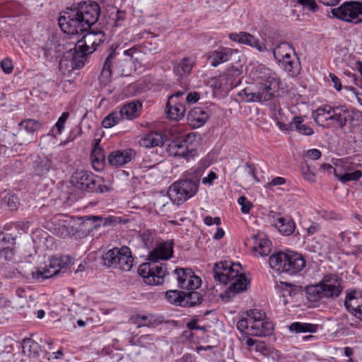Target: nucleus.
<instances>
[{"mask_svg": "<svg viewBox=\"0 0 362 362\" xmlns=\"http://www.w3.org/2000/svg\"><path fill=\"white\" fill-rule=\"evenodd\" d=\"M100 13V8L98 4L81 2L62 13L58 24L62 31L68 35H81L98 21Z\"/></svg>", "mask_w": 362, "mask_h": 362, "instance_id": "f257e3e1", "label": "nucleus"}, {"mask_svg": "<svg viewBox=\"0 0 362 362\" xmlns=\"http://www.w3.org/2000/svg\"><path fill=\"white\" fill-rule=\"evenodd\" d=\"M251 75L254 83L238 94L244 102L262 103L271 100L278 92L280 79L270 69L259 65Z\"/></svg>", "mask_w": 362, "mask_h": 362, "instance_id": "f03ea898", "label": "nucleus"}, {"mask_svg": "<svg viewBox=\"0 0 362 362\" xmlns=\"http://www.w3.org/2000/svg\"><path fill=\"white\" fill-rule=\"evenodd\" d=\"M139 53L136 47H132L122 53L113 50L106 58L99 79L106 84L110 81L111 76H128L135 70L134 61Z\"/></svg>", "mask_w": 362, "mask_h": 362, "instance_id": "7ed1b4c3", "label": "nucleus"}, {"mask_svg": "<svg viewBox=\"0 0 362 362\" xmlns=\"http://www.w3.org/2000/svg\"><path fill=\"white\" fill-rule=\"evenodd\" d=\"M241 265L231 262H221L214 264L213 274L216 281L227 284L232 281L226 293L230 296L247 290L250 280L245 275L239 274Z\"/></svg>", "mask_w": 362, "mask_h": 362, "instance_id": "20e7f679", "label": "nucleus"}, {"mask_svg": "<svg viewBox=\"0 0 362 362\" xmlns=\"http://www.w3.org/2000/svg\"><path fill=\"white\" fill-rule=\"evenodd\" d=\"M200 173L196 170H190L180 179L172 184L168 191L170 200L180 205L193 197L198 192Z\"/></svg>", "mask_w": 362, "mask_h": 362, "instance_id": "39448f33", "label": "nucleus"}, {"mask_svg": "<svg viewBox=\"0 0 362 362\" xmlns=\"http://www.w3.org/2000/svg\"><path fill=\"white\" fill-rule=\"evenodd\" d=\"M342 284L343 281L338 275H325L318 284L307 287V298L313 302H317L323 298L335 299L342 292Z\"/></svg>", "mask_w": 362, "mask_h": 362, "instance_id": "423d86ee", "label": "nucleus"}, {"mask_svg": "<svg viewBox=\"0 0 362 362\" xmlns=\"http://www.w3.org/2000/svg\"><path fill=\"white\" fill-rule=\"evenodd\" d=\"M236 326L241 332L247 329L249 335L256 337L270 336L274 329L272 322L266 320L265 313L257 309L247 311Z\"/></svg>", "mask_w": 362, "mask_h": 362, "instance_id": "0eeeda50", "label": "nucleus"}, {"mask_svg": "<svg viewBox=\"0 0 362 362\" xmlns=\"http://www.w3.org/2000/svg\"><path fill=\"white\" fill-rule=\"evenodd\" d=\"M269 262L272 269L289 275L298 274L305 266V260L302 255L292 251L273 254Z\"/></svg>", "mask_w": 362, "mask_h": 362, "instance_id": "6e6552de", "label": "nucleus"}, {"mask_svg": "<svg viewBox=\"0 0 362 362\" xmlns=\"http://www.w3.org/2000/svg\"><path fill=\"white\" fill-rule=\"evenodd\" d=\"M173 253V243L163 242L158 245L149 254L148 260L151 261L152 276L155 282L151 285H160L164 281V277L168 274L166 264L160 263V259H168Z\"/></svg>", "mask_w": 362, "mask_h": 362, "instance_id": "1a4fd4ad", "label": "nucleus"}, {"mask_svg": "<svg viewBox=\"0 0 362 362\" xmlns=\"http://www.w3.org/2000/svg\"><path fill=\"white\" fill-rule=\"evenodd\" d=\"M70 182L75 187L87 192L104 193L110 190L100 177L88 171H76L71 176Z\"/></svg>", "mask_w": 362, "mask_h": 362, "instance_id": "9d476101", "label": "nucleus"}, {"mask_svg": "<svg viewBox=\"0 0 362 362\" xmlns=\"http://www.w3.org/2000/svg\"><path fill=\"white\" fill-rule=\"evenodd\" d=\"M269 51L272 52L275 60L286 71L293 74L298 71L300 63L294 49L288 43L281 42L275 47L269 48Z\"/></svg>", "mask_w": 362, "mask_h": 362, "instance_id": "9b49d317", "label": "nucleus"}, {"mask_svg": "<svg viewBox=\"0 0 362 362\" xmlns=\"http://www.w3.org/2000/svg\"><path fill=\"white\" fill-rule=\"evenodd\" d=\"M332 15L342 21L355 24L362 23V2L346 1L332 9Z\"/></svg>", "mask_w": 362, "mask_h": 362, "instance_id": "f8f14e48", "label": "nucleus"}, {"mask_svg": "<svg viewBox=\"0 0 362 362\" xmlns=\"http://www.w3.org/2000/svg\"><path fill=\"white\" fill-rule=\"evenodd\" d=\"M195 135L188 134L184 136L173 140L168 146L167 151L170 155L174 157H182L186 159L195 155V149L190 148L192 142L194 140Z\"/></svg>", "mask_w": 362, "mask_h": 362, "instance_id": "ddd939ff", "label": "nucleus"}, {"mask_svg": "<svg viewBox=\"0 0 362 362\" xmlns=\"http://www.w3.org/2000/svg\"><path fill=\"white\" fill-rule=\"evenodd\" d=\"M82 46L77 43L73 48L64 52L59 61V66H62L64 63L65 66L70 65L74 69L82 68L90 54Z\"/></svg>", "mask_w": 362, "mask_h": 362, "instance_id": "4468645a", "label": "nucleus"}, {"mask_svg": "<svg viewBox=\"0 0 362 362\" xmlns=\"http://www.w3.org/2000/svg\"><path fill=\"white\" fill-rule=\"evenodd\" d=\"M240 51L237 49L221 47L216 50L207 52L206 58L212 67H217L221 64L230 60L240 61Z\"/></svg>", "mask_w": 362, "mask_h": 362, "instance_id": "2eb2a0df", "label": "nucleus"}, {"mask_svg": "<svg viewBox=\"0 0 362 362\" xmlns=\"http://www.w3.org/2000/svg\"><path fill=\"white\" fill-rule=\"evenodd\" d=\"M173 274L180 288L194 290L198 288L202 284L201 279L196 276L190 269H175Z\"/></svg>", "mask_w": 362, "mask_h": 362, "instance_id": "dca6fc26", "label": "nucleus"}, {"mask_svg": "<svg viewBox=\"0 0 362 362\" xmlns=\"http://www.w3.org/2000/svg\"><path fill=\"white\" fill-rule=\"evenodd\" d=\"M229 38L232 41L255 48L259 52H269V47L265 42H261L258 38L249 33H230Z\"/></svg>", "mask_w": 362, "mask_h": 362, "instance_id": "f3484780", "label": "nucleus"}, {"mask_svg": "<svg viewBox=\"0 0 362 362\" xmlns=\"http://www.w3.org/2000/svg\"><path fill=\"white\" fill-rule=\"evenodd\" d=\"M61 260L59 259H52L49 265L44 267L37 268L35 271L32 272L33 279L39 282L43 280L51 278L59 274L64 266L61 265Z\"/></svg>", "mask_w": 362, "mask_h": 362, "instance_id": "a211bd4d", "label": "nucleus"}, {"mask_svg": "<svg viewBox=\"0 0 362 362\" xmlns=\"http://www.w3.org/2000/svg\"><path fill=\"white\" fill-rule=\"evenodd\" d=\"M105 39L103 31H90L84 35L81 40H78V44L86 49L89 54L96 50L97 47L104 42Z\"/></svg>", "mask_w": 362, "mask_h": 362, "instance_id": "6ab92c4d", "label": "nucleus"}, {"mask_svg": "<svg viewBox=\"0 0 362 362\" xmlns=\"http://www.w3.org/2000/svg\"><path fill=\"white\" fill-rule=\"evenodd\" d=\"M344 305L349 311H351L362 320V292L351 290L347 292Z\"/></svg>", "mask_w": 362, "mask_h": 362, "instance_id": "aec40b11", "label": "nucleus"}, {"mask_svg": "<svg viewBox=\"0 0 362 362\" xmlns=\"http://www.w3.org/2000/svg\"><path fill=\"white\" fill-rule=\"evenodd\" d=\"M136 156L132 149L118 150L112 152L107 157L108 163L113 167H121L130 162Z\"/></svg>", "mask_w": 362, "mask_h": 362, "instance_id": "412c9836", "label": "nucleus"}, {"mask_svg": "<svg viewBox=\"0 0 362 362\" xmlns=\"http://www.w3.org/2000/svg\"><path fill=\"white\" fill-rule=\"evenodd\" d=\"M209 117L207 109L202 107H195L187 115V123L194 129L202 127Z\"/></svg>", "mask_w": 362, "mask_h": 362, "instance_id": "4be33fe9", "label": "nucleus"}, {"mask_svg": "<svg viewBox=\"0 0 362 362\" xmlns=\"http://www.w3.org/2000/svg\"><path fill=\"white\" fill-rule=\"evenodd\" d=\"M329 119L340 129H344L347 125L349 110L345 106H331L329 108Z\"/></svg>", "mask_w": 362, "mask_h": 362, "instance_id": "5701e85b", "label": "nucleus"}, {"mask_svg": "<svg viewBox=\"0 0 362 362\" xmlns=\"http://www.w3.org/2000/svg\"><path fill=\"white\" fill-rule=\"evenodd\" d=\"M15 238L9 233H0V259L11 260Z\"/></svg>", "mask_w": 362, "mask_h": 362, "instance_id": "b1692460", "label": "nucleus"}, {"mask_svg": "<svg viewBox=\"0 0 362 362\" xmlns=\"http://www.w3.org/2000/svg\"><path fill=\"white\" fill-rule=\"evenodd\" d=\"M41 123L33 119H26L23 120L19 124V136H22L23 134V131L27 132L28 135L27 137L23 141V143H30L33 139V134L38 131L41 128Z\"/></svg>", "mask_w": 362, "mask_h": 362, "instance_id": "393cba45", "label": "nucleus"}, {"mask_svg": "<svg viewBox=\"0 0 362 362\" xmlns=\"http://www.w3.org/2000/svg\"><path fill=\"white\" fill-rule=\"evenodd\" d=\"M248 241H252L253 250L257 252L260 256L264 257L269 255L272 243L264 235L254 234Z\"/></svg>", "mask_w": 362, "mask_h": 362, "instance_id": "a878e982", "label": "nucleus"}, {"mask_svg": "<svg viewBox=\"0 0 362 362\" xmlns=\"http://www.w3.org/2000/svg\"><path fill=\"white\" fill-rule=\"evenodd\" d=\"M194 64L195 59L193 57H185L174 62V72L179 77L187 76L191 72Z\"/></svg>", "mask_w": 362, "mask_h": 362, "instance_id": "bb28decb", "label": "nucleus"}, {"mask_svg": "<svg viewBox=\"0 0 362 362\" xmlns=\"http://www.w3.org/2000/svg\"><path fill=\"white\" fill-rule=\"evenodd\" d=\"M241 74V70L238 67L232 66L228 69L224 74L220 76L219 82L221 85H224L227 88H233L240 83V80H237L238 76Z\"/></svg>", "mask_w": 362, "mask_h": 362, "instance_id": "cd10ccee", "label": "nucleus"}, {"mask_svg": "<svg viewBox=\"0 0 362 362\" xmlns=\"http://www.w3.org/2000/svg\"><path fill=\"white\" fill-rule=\"evenodd\" d=\"M166 141V136L158 132H151L146 134L141 140L139 144L146 148H153L155 146H162Z\"/></svg>", "mask_w": 362, "mask_h": 362, "instance_id": "c85d7f7f", "label": "nucleus"}, {"mask_svg": "<svg viewBox=\"0 0 362 362\" xmlns=\"http://www.w3.org/2000/svg\"><path fill=\"white\" fill-rule=\"evenodd\" d=\"M119 254L117 267L123 271H129L133 266L134 259L132 252L128 247L123 246L119 248Z\"/></svg>", "mask_w": 362, "mask_h": 362, "instance_id": "c756f323", "label": "nucleus"}, {"mask_svg": "<svg viewBox=\"0 0 362 362\" xmlns=\"http://www.w3.org/2000/svg\"><path fill=\"white\" fill-rule=\"evenodd\" d=\"M186 111L185 105L179 102L169 103L168 101L166 104V113L170 119L179 121L183 118Z\"/></svg>", "mask_w": 362, "mask_h": 362, "instance_id": "7c9ffc66", "label": "nucleus"}, {"mask_svg": "<svg viewBox=\"0 0 362 362\" xmlns=\"http://www.w3.org/2000/svg\"><path fill=\"white\" fill-rule=\"evenodd\" d=\"M275 227L284 235H291L296 228V224L291 217H277Z\"/></svg>", "mask_w": 362, "mask_h": 362, "instance_id": "2f4dec72", "label": "nucleus"}, {"mask_svg": "<svg viewBox=\"0 0 362 362\" xmlns=\"http://www.w3.org/2000/svg\"><path fill=\"white\" fill-rule=\"evenodd\" d=\"M52 168V161L46 157H37L33 162V169L37 175H44Z\"/></svg>", "mask_w": 362, "mask_h": 362, "instance_id": "473e14b6", "label": "nucleus"}, {"mask_svg": "<svg viewBox=\"0 0 362 362\" xmlns=\"http://www.w3.org/2000/svg\"><path fill=\"white\" fill-rule=\"evenodd\" d=\"M98 144L99 140L95 143V147L90 154L92 165L96 170H100L103 168L105 158L103 149L100 148Z\"/></svg>", "mask_w": 362, "mask_h": 362, "instance_id": "72a5a7b5", "label": "nucleus"}, {"mask_svg": "<svg viewBox=\"0 0 362 362\" xmlns=\"http://www.w3.org/2000/svg\"><path fill=\"white\" fill-rule=\"evenodd\" d=\"M141 106L139 101L135 100L123 105L119 111L123 118L125 117L127 119H133L139 115Z\"/></svg>", "mask_w": 362, "mask_h": 362, "instance_id": "f704fd0d", "label": "nucleus"}, {"mask_svg": "<svg viewBox=\"0 0 362 362\" xmlns=\"http://www.w3.org/2000/svg\"><path fill=\"white\" fill-rule=\"evenodd\" d=\"M184 299L181 300L182 307H192L201 304L203 297L198 291L185 292Z\"/></svg>", "mask_w": 362, "mask_h": 362, "instance_id": "c9c22d12", "label": "nucleus"}, {"mask_svg": "<svg viewBox=\"0 0 362 362\" xmlns=\"http://www.w3.org/2000/svg\"><path fill=\"white\" fill-rule=\"evenodd\" d=\"M138 327L144 326H154L160 321L153 314L136 315L132 318Z\"/></svg>", "mask_w": 362, "mask_h": 362, "instance_id": "e433bc0d", "label": "nucleus"}, {"mask_svg": "<svg viewBox=\"0 0 362 362\" xmlns=\"http://www.w3.org/2000/svg\"><path fill=\"white\" fill-rule=\"evenodd\" d=\"M126 20V13L121 10H114L110 13L107 24L112 27H121L124 25Z\"/></svg>", "mask_w": 362, "mask_h": 362, "instance_id": "4c0bfd02", "label": "nucleus"}, {"mask_svg": "<svg viewBox=\"0 0 362 362\" xmlns=\"http://www.w3.org/2000/svg\"><path fill=\"white\" fill-rule=\"evenodd\" d=\"M334 175L342 183H346L349 181H358L362 177V171L356 170L354 172H339V170H334Z\"/></svg>", "mask_w": 362, "mask_h": 362, "instance_id": "58836bf2", "label": "nucleus"}, {"mask_svg": "<svg viewBox=\"0 0 362 362\" xmlns=\"http://www.w3.org/2000/svg\"><path fill=\"white\" fill-rule=\"evenodd\" d=\"M329 108H331L330 105H323L313 112V117L318 125L325 126V122L330 120L328 118L329 116Z\"/></svg>", "mask_w": 362, "mask_h": 362, "instance_id": "ea45409f", "label": "nucleus"}, {"mask_svg": "<svg viewBox=\"0 0 362 362\" xmlns=\"http://www.w3.org/2000/svg\"><path fill=\"white\" fill-rule=\"evenodd\" d=\"M138 273L144 279V281L149 285L155 282V279L152 276V265L151 261L141 264L138 268Z\"/></svg>", "mask_w": 362, "mask_h": 362, "instance_id": "a19ab883", "label": "nucleus"}, {"mask_svg": "<svg viewBox=\"0 0 362 362\" xmlns=\"http://www.w3.org/2000/svg\"><path fill=\"white\" fill-rule=\"evenodd\" d=\"M290 129H293V130L296 129L299 133L307 136H310L314 133L313 129L304 124L303 123V119L299 117H293L292 122L290 123Z\"/></svg>", "mask_w": 362, "mask_h": 362, "instance_id": "79ce46f5", "label": "nucleus"}, {"mask_svg": "<svg viewBox=\"0 0 362 362\" xmlns=\"http://www.w3.org/2000/svg\"><path fill=\"white\" fill-rule=\"evenodd\" d=\"M289 329L291 332H294L296 333H300V332H310V333H315L317 332V325L314 324H310V323H303V322H293L289 326Z\"/></svg>", "mask_w": 362, "mask_h": 362, "instance_id": "37998d69", "label": "nucleus"}, {"mask_svg": "<svg viewBox=\"0 0 362 362\" xmlns=\"http://www.w3.org/2000/svg\"><path fill=\"white\" fill-rule=\"evenodd\" d=\"M22 349L25 354L35 356L38 354L40 346L32 339L25 338L23 340Z\"/></svg>", "mask_w": 362, "mask_h": 362, "instance_id": "c03bdc74", "label": "nucleus"}, {"mask_svg": "<svg viewBox=\"0 0 362 362\" xmlns=\"http://www.w3.org/2000/svg\"><path fill=\"white\" fill-rule=\"evenodd\" d=\"M361 124L362 112L349 111V117H347V124L349 125V131L354 132L356 127L361 126Z\"/></svg>", "mask_w": 362, "mask_h": 362, "instance_id": "a18cd8bd", "label": "nucleus"}, {"mask_svg": "<svg viewBox=\"0 0 362 362\" xmlns=\"http://www.w3.org/2000/svg\"><path fill=\"white\" fill-rule=\"evenodd\" d=\"M284 298L289 296H295L301 292V287L297 285L291 284L286 282H281L279 286Z\"/></svg>", "mask_w": 362, "mask_h": 362, "instance_id": "49530a36", "label": "nucleus"}, {"mask_svg": "<svg viewBox=\"0 0 362 362\" xmlns=\"http://www.w3.org/2000/svg\"><path fill=\"white\" fill-rule=\"evenodd\" d=\"M53 230L54 234L62 238H65L70 233L66 220H55Z\"/></svg>", "mask_w": 362, "mask_h": 362, "instance_id": "de8ad7c7", "label": "nucleus"}, {"mask_svg": "<svg viewBox=\"0 0 362 362\" xmlns=\"http://www.w3.org/2000/svg\"><path fill=\"white\" fill-rule=\"evenodd\" d=\"M119 247L109 250L103 256L104 264L107 267H117L119 254Z\"/></svg>", "mask_w": 362, "mask_h": 362, "instance_id": "09e8293b", "label": "nucleus"}, {"mask_svg": "<svg viewBox=\"0 0 362 362\" xmlns=\"http://www.w3.org/2000/svg\"><path fill=\"white\" fill-rule=\"evenodd\" d=\"M122 119L120 111H114L103 119L102 124L105 128H110L118 124Z\"/></svg>", "mask_w": 362, "mask_h": 362, "instance_id": "8fccbe9b", "label": "nucleus"}, {"mask_svg": "<svg viewBox=\"0 0 362 362\" xmlns=\"http://www.w3.org/2000/svg\"><path fill=\"white\" fill-rule=\"evenodd\" d=\"M185 292L180 291L177 290H169L165 293V296L169 303L174 304L175 305H179L182 307V303H181V300L184 299Z\"/></svg>", "mask_w": 362, "mask_h": 362, "instance_id": "3c124183", "label": "nucleus"}, {"mask_svg": "<svg viewBox=\"0 0 362 362\" xmlns=\"http://www.w3.org/2000/svg\"><path fill=\"white\" fill-rule=\"evenodd\" d=\"M337 169L339 170V172L346 173V172H351L354 171L356 165L354 164L352 162L349 161V159H339L337 160L336 163Z\"/></svg>", "mask_w": 362, "mask_h": 362, "instance_id": "603ef678", "label": "nucleus"}, {"mask_svg": "<svg viewBox=\"0 0 362 362\" xmlns=\"http://www.w3.org/2000/svg\"><path fill=\"white\" fill-rule=\"evenodd\" d=\"M301 170L303 177L305 180L312 182L315 181V174L308 163H305V164L302 165Z\"/></svg>", "mask_w": 362, "mask_h": 362, "instance_id": "864d4df0", "label": "nucleus"}, {"mask_svg": "<svg viewBox=\"0 0 362 362\" xmlns=\"http://www.w3.org/2000/svg\"><path fill=\"white\" fill-rule=\"evenodd\" d=\"M153 339L150 334L142 335L137 339L138 346L151 349L153 345Z\"/></svg>", "mask_w": 362, "mask_h": 362, "instance_id": "5fc2aeb1", "label": "nucleus"}, {"mask_svg": "<svg viewBox=\"0 0 362 362\" xmlns=\"http://www.w3.org/2000/svg\"><path fill=\"white\" fill-rule=\"evenodd\" d=\"M238 203L241 206V211L243 214L249 213L252 206V204L245 196L240 197Z\"/></svg>", "mask_w": 362, "mask_h": 362, "instance_id": "6e6d98bb", "label": "nucleus"}, {"mask_svg": "<svg viewBox=\"0 0 362 362\" xmlns=\"http://www.w3.org/2000/svg\"><path fill=\"white\" fill-rule=\"evenodd\" d=\"M298 2L303 7L312 12H315L318 9V6L315 0H298Z\"/></svg>", "mask_w": 362, "mask_h": 362, "instance_id": "4d7b16f0", "label": "nucleus"}, {"mask_svg": "<svg viewBox=\"0 0 362 362\" xmlns=\"http://www.w3.org/2000/svg\"><path fill=\"white\" fill-rule=\"evenodd\" d=\"M69 113L67 112H63L62 115L59 117L58 121L57 122L55 126L57 129V134H61L62 130L64 128V124L67 119L69 118Z\"/></svg>", "mask_w": 362, "mask_h": 362, "instance_id": "13d9d810", "label": "nucleus"}, {"mask_svg": "<svg viewBox=\"0 0 362 362\" xmlns=\"http://www.w3.org/2000/svg\"><path fill=\"white\" fill-rule=\"evenodd\" d=\"M312 249L314 252L318 253L321 255L327 253V247L321 244L318 240H316L315 244L312 245Z\"/></svg>", "mask_w": 362, "mask_h": 362, "instance_id": "bf43d9fd", "label": "nucleus"}, {"mask_svg": "<svg viewBox=\"0 0 362 362\" xmlns=\"http://www.w3.org/2000/svg\"><path fill=\"white\" fill-rule=\"evenodd\" d=\"M5 201L7 202L8 206L11 209H16L18 205V200L15 195H8L5 197Z\"/></svg>", "mask_w": 362, "mask_h": 362, "instance_id": "052dcab7", "label": "nucleus"}, {"mask_svg": "<svg viewBox=\"0 0 362 362\" xmlns=\"http://www.w3.org/2000/svg\"><path fill=\"white\" fill-rule=\"evenodd\" d=\"M140 238L146 247L148 246L153 239L152 233L148 230L142 232Z\"/></svg>", "mask_w": 362, "mask_h": 362, "instance_id": "680f3d73", "label": "nucleus"}, {"mask_svg": "<svg viewBox=\"0 0 362 362\" xmlns=\"http://www.w3.org/2000/svg\"><path fill=\"white\" fill-rule=\"evenodd\" d=\"M1 66L3 69V71L6 74H10L13 70L12 62L8 59H4L1 63Z\"/></svg>", "mask_w": 362, "mask_h": 362, "instance_id": "e2e57ef3", "label": "nucleus"}, {"mask_svg": "<svg viewBox=\"0 0 362 362\" xmlns=\"http://www.w3.org/2000/svg\"><path fill=\"white\" fill-rule=\"evenodd\" d=\"M321 152L318 149L313 148L308 150L305 153V156L312 158L313 160H317L321 157Z\"/></svg>", "mask_w": 362, "mask_h": 362, "instance_id": "0e129e2a", "label": "nucleus"}, {"mask_svg": "<svg viewBox=\"0 0 362 362\" xmlns=\"http://www.w3.org/2000/svg\"><path fill=\"white\" fill-rule=\"evenodd\" d=\"M216 178L217 175L214 172L211 171L206 177L202 179V184L211 185Z\"/></svg>", "mask_w": 362, "mask_h": 362, "instance_id": "69168bd1", "label": "nucleus"}, {"mask_svg": "<svg viewBox=\"0 0 362 362\" xmlns=\"http://www.w3.org/2000/svg\"><path fill=\"white\" fill-rule=\"evenodd\" d=\"M329 77L332 81L333 82L334 86L336 88V90H340L342 88V86L339 78L332 73L329 74Z\"/></svg>", "mask_w": 362, "mask_h": 362, "instance_id": "338daca9", "label": "nucleus"}, {"mask_svg": "<svg viewBox=\"0 0 362 362\" xmlns=\"http://www.w3.org/2000/svg\"><path fill=\"white\" fill-rule=\"evenodd\" d=\"M199 99V94L197 92H192L188 93L186 100L190 103H194Z\"/></svg>", "mask_w": 362, "mask_h": 362, "instance_id": "774afa93", "label": "nucleus"}]
</instances>
